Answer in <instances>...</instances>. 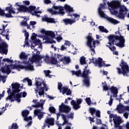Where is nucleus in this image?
<instances>
[{
  "label": "nucleus",
  "mask_w": 129,
  "mask_h": 129,
  "mask_svg": "<svg viewBox=\"0 0 129 129\" xmlns=\"http://www.w3.org/2000/svg\"><path fill=\"white\" fill-rule=\"evenodd\" d=\"M88 68V64H87V66L83 69V72H82V73L80 70L76 72L75 71H72L71 72L72 73L73 75H76L78 77H82L84 78L83 83L84 85L89 87L90 86V77H89V75L91 74V72L90 69Z\"/></svg>",
  "instance_id": "f03ea898"
},
{
  "label": "nucleus",
  "mask_w": 129,
  "mask_h": 129,
  "mask_svg": "<svg viewBox=\"0 0 129 129\" xmlns=\"http://www.w3.org/2000/svg\"><path fill=\"white\" fill-rule=\"evenodd\" d=\"M99 29L100 30L101 32L106 33H107L108 32H109L107 29L105 28L104 26H99Z\"/></svg>",
  "instance_id": "473e14b6"
},
{
  "label": "nucleus",
  "mask_w": 129,
  "mask_h": 129,
  "mask_svg": "<svg viewBox=\"0 0 129 129\" xmlns=\"http://www.w3.org/2000/svg\"><path fill=\"white\" fill-rule=\"evenodd\" d=\"M0 16H4L6 17L7 18H12L14 17L12 15V14L11 13H7L5 14L4 10H2L0 8Z\"/></svg>",
  "instance_id": "b1692460"
},
{
  "label": "nucleus",
  "mask_w": 129,
  "mask_h": 129,
  "mask_svg": "<svg viewBox=\"0 0 129 129\" xmlns=\"http://www.w3.org/2000/svg\"><path fill=\"white\" fill-rule=\"evenodd\" d=\"M45 123L50 126H53L55 124L54 120L53 118H46L45 119Z\"/></svg>",
  "instance_id": "5701e85b"
},
{
  "label": "nucleus",
  "mask_w": 129,
  "mask_h": 129,
  "mask_svg": "<svg viewBox=\"0 0 129 129\" xmlns=\"http://www.w3.org/2000/svg\"><path fill=\"white\" fill-rule=\"evenodd\" d=\"M108 7L111 8V11L110 13L114 16H116L117 14H118V11L115 10L117 7H119L120 5V3L118 1H114L113 3L107 2Z\"/></svg>",
  "instance_id": "1a4fd4ad"
},
{
  "label": "nucleus",
  "mask_w": 129,
  "mask_h": 129,
  "mask_svg": "<svg viewBox=\"0 0 129 129\" xmlns=\"http://www.w3.org/2000/svg\"><path fill=\"white\" fill-rule=\"evenodd\" d=\"M42 59H44L45 61L47 62L49 60V57L48 55H46V56L44 57V56L36 54L32 56L31 62L32 63L36 62H39Z\"/></svg>",
  "instance_id": "9d476101"
},
{
  "label": "nucleus",
  "mask_w": 129,
  "mask_h": 129,
  "mask_svg": "<svg viewBox=\"0 0 129 129\" xmlns=\"http://www.w3.org/2000/svg\"><path fill=\"white\" fill-rule=\"evenodd\" d=\"M82 102H83V100L82 99H78L76 101H75V104H81Z\"/></svg>",
  "instance_id": "603ef678"
},
{
  "label": "nucleus",
  "mask_w": 129,
  "mask_h": 129,
  "mask_svg": "<svg viewBox=\"0 0 129 129\" xmlns=\"http://www.w3.org/2000/svg\"><path fill=\"white\" fill-rule=\"evenodd\" d=\"M108 40L109 42L107 43V44H109L110 46H111L112 45H114L115 40L114 39H111L110 38L108 37Z\"/></svg>",
  "instance_id": "e433bc0d"
},
{
  "label": "nucleus",
  "mask_w": 129,
  "mask_h": 129,
  "mask_svg": "<svg viewBox=\"0 0 129 129\" xmlns=\"http://www.w3.org/2000/svg\"><path fill=\"white\" fill-rule=\"evenodd\" d=\"M86 102H87L88 105H90L91 104V98H86Z\"/></svg>",
  "instance_id": "5fc2aeb1"
},
{
  "label": "nucleus",
  "mask_w": 129,
  "mask_h": 129,
  "mask_svg": "<svg viewBox=\"0 0 129 129\" xmlns=\"http://www.w3.org/2000/svg\"><path fill=\"white\" fill-rule=\"evenodd\" d=\"M62 84L61 83H58V89L59 91H61L62 90Z\"/></svg>",
  "instance_id": "69168bd1"
},
{
  "label": "nucleus",
  "mask_w": 129,
  "mask_h": 129,
  "mask_svg": "<svg viewBox=\"0 0 129 129\" xmlns=\"http://www.w3.org/2000/svg\"><path fill=\"white\" fill-rule=\"evenodd\" d=\"M98 12L101 17L104 18V17H105V14H104V12L102 11L101 8H99Z\"/></svg>",
  "instance_id": "c9c22d12"
},
{
  "label": "nucleus",
  "mask_w": 129,
  "mask_h": 129,
  "mask_svg": "<svg viewBox=\"0 0 129 129\" xmlns=\"http://www.w3.org/2000/svg\"><path fill=\"white\" fill-rule=\"evenodd\" d=\"M62 94L64 95L66 94L67 96H70L72 95V91L70 90V89H69L68 87H62Z\"/></svg>",
  "instance_id": "4be33fe9"
},
{
  "label": "nucleus",
  "mask_w": 129,
  "mask_h": 129,
  "mask_svg": "<svg viewBox=\"0 0 129 129\" xmlns=\"http://www.w3.org/2000/svg\"><path fill=\"white\" fill-rule=\"evenodd\" d=\"M36 37H37V34L35 33H32V36L31 38V40L34 41L37 39Z\"/></svg>",
  "instance_id": "de8ad7c7"
},
{
  "label": "nucleus",
  "mask_w": 129,
  "mask_h": 129,
  "mask_svg": "<svg viewBox=\"0 0 129 129\" xmlns=\"http://www.w3.org/2000/svg\"><path fill=\"white\" fill-rule=\"evenodd\" d=\"M95 115L97 117L100 118V111L99 110H97V111L95 112Z\"/></svg>",
  "instance_id": "052dcab7"
},
{
  "label": "nucleus",
  "mask_w": 129,
  "mask_h": 129,
  "mask_svg": "<svg viewBox=\"0 0 129 129\" xmlns=\"http://www.w3.org/2000/svg\"><path fill=\"white\" fill-rule=\"evenodd\" d=\"M36 6H30L29 7H28L27 12L32 14V11H34L35 10H36Z\"/></svg>",
  "instance_id": "2f4dec72"
},
{
  "label": "nucleus",
  "mask_w": 129,
  "mask_h": 129,
  "mask_svg": "<svg viewBox=\"0 0 129 129\" xmlns=\"http://www.w3.org/2000/svg\"><path fill=\"white\" fill-rule=\"evenodd\" d=\"M11 69H16L19 71H21L19 69L25 70V71L33 72L34 71L35 69L34 66L29 63L27 66H22L21 64H12L11 65Z\"/></svg>",
  "instance_id": "0eeeda50"
},
{
  "label": "nucleus",
  "mask_w": 129,
  "mask_h": 129,
  "mask_svg": "<svg viewBox=\"0 0 129 129\" xmlns=\"http://www.w3.org/2000/svg\"><path fill=\"white\" fill-rule=\"evenodd\" d=\"M45 35L48 36L50 37H51L52 38H54L55 37V33H54V32L51 31H47V32H46V34H45Z\"/></svg>",
  "instance_id": "cd10ccee"
},
{
  "label": "nucleus",
  "mask_w": 129,
  "mask_h": 129,
  "mask_svg": "<svg viewBox=\"0 0 129 129\" xmlns=\"http://www.w3.org/2000/svg\"><path fill=\"white\" fill-rule=\"evenodd\" d=\"M64 55H60V54H57V58L58 60H59V61L62 62L63 61V59H64Z\"/></svg>",
  "instance_id": "37998d69"
},
{
  "label": "nucleus",
  "mask_w": 129,
  "mask_h": 129,
  "mask_svg": "<svg viewBox=\"0 0 129 129\" xmlns=\"http://www.w3.org/2000/svg\"><path fill=\"white\" fill-rule=\"evenodd\" d=\"M80 64H81L82 65L83 64H86L87 62L85 60V56H82L81 58H80Z\"/></svg>",
  "instance_id": "4c0bfd02"
},
{
  "label": "nucleus",
  "mask_w": 129,
  "mask_h": 129,
  "mask_svg": "<svg viewBox=\"0 0 129 129\" xmlns=\"http://www.w3.org/2000/svg\"><path fill=\"white\" fill-rule=\"evenodd\" d=\"M46 43L49 44H53L54 43H55V41H54L53 39H50L49 37H46Z\"/></svg>",
  "instance_id": "58836bf2"
},
{
  "label": "nucleus",
  "mask_w": 129,
  "mask_h": 129,
  "mask_svg": "<svg viewBox=\"0 0 129 129\" xmlns=\"http://www.w3.org/2000/svg\"><path fill=\"white\" fill-rule=\"evenodd\" d=\"M106 47H107L111 51L116 50V48L115 46L110 47L109 45H106Z\"/></svg>",
  "instance_id": "13d9d810"
},
{
  "label": "nucleus",
  "mask_w": 129,
  "mask_h": 129,
  "mask_svg": "<svg viewBox=\"0 0 129 129\" xmlns=\"http://www.w3.org/2000/svg\"><path fill=\"white\" fill-rule=\"evenodd\" d=\"M56 110L55 109V107H53V106H50L49 107V111L51 113H55Z\"/></svg>",
  "instance_id": "49530a36"
},
{
  "label": "nucleus",
  "mask_w": 129,
  "mask_h": 129,
  "mask_svg": "<svg viewBox=\"0 0 129 129\" xmlns=\"http://www.w3.org/2000/svg\"><path fill=\"white\" fill-rule=\"evenodd\" d=\"M106 19L110 23L113 24L114 25H117L119 23V22L118 20H115L114 19L112 18L111 17H106Z\"/></svg>",
  "instance_id": "a878e982"
},
{
  "label": "nucleus",
  "mask_w": 129,
  "mask_h": 129,
  "mask_svg": "<svg viewBox=\"0 0 129 129\" xmlns=\"http://www.w3.org/2000/svg\"><path fill=\"white\" fill-rule=\"evenodd\" d=\"M91 35H92V33H89V36L87 37V45L90 48L91 51L95 53V48H96V44L97 43L96 40H94V39L92 38Z\"/></svg>",
  "instance_id": "6e6552de"
},
{
  "label": "nucleus",
  "mask_w": 129,
  "mask_h": 129,
  "mask_svg": "<svg viewBox=\"0 0 129 129\" xmlns=\"http://www.w3.org/2000/svg\"><path fill=\"white\" fill-rule=\"evenodd\" d=\"M113 99L112 98V95H110V100L109 101H108V105H109L110 106H111L112 104H113Z\"/></svg>",
  "instance_id": "4d7b16f0"
},
{
  "label": "nucleus",
  "mask_w": 129,
  "mask_h": 129,
  "mask_svg": "<svg viewBox=\"0 0 129 129\" xmlns=\"http://www.w3.org/2000/svg\"><path fill=\"white\" fill-rule=\"evenodd\" d=\"M68 47H69L66 46L64 45H61L60 50H61V51H64V50H66Z\"/></svg>",
  "instance_id": "774afa93"
},
{
  "label": "nucleus",
  "mask_w": 129,
  "mask_h": 129,
  "mask_svg": "<svg viewBox=\"0 0 129 129\" xmlns=\"http://www.w3.org/2000/svg\"><path fill=\"white\" fill-rule=\"evenodd\" d=\"M32 107H35V108H39L41 107L42 109H43V104L42 103H40V102H37L35 103V105H32Z\"/></svg>",
  "instance_id": "7c9ffc66"
},
{
  "label": "nucleus",
  "mask_w": 129,
  "mask_h": 129,
  "mask_svg": "<svg viewBox=\"0 0 129 129\" xmlns=\"http://www.w3.org/2000/svg\"><path fill=\"white\" fill-rule=\"evenodd\" d=\"M17 6L18 7H19L18 9V11L20 12H23L24 13H26L27 12L28 7H27V6H25V5H18Z\"/></svg>",
  "instance_id": "393cba45"
},
{
  "label": "nucleus",
  "mask_w": 129,
  "mask_h": 129,
  "mask_svg": "<svg viewBox=\"0 0 129 129\" xmlns=\"http://www.w3.org/2000/svg\"><path fill=\"white\" fill-rule=\"evenodd\" d=\"M113 120L115 128H117V127L120 126L119 125H120V123H122V120L121 119L120 117H115L114 118H113Z\"/></svg>",
  "instance_id": "6ab92c4d"
},
{
  "label": "nucleus",
  "mask_w": 129,
  "mask_h": 129,
  "mask_svg": "<svg viewBox=\"0 0 129 129\" xmlns=\"http://www.w3.org/2000/svg\"><path fill=\"white\" fill-rule=\"evenodd\" d=\"M65 61L66 63H69L71 62V59L70 57L63 56V61Z\"/></svg>",
  "instance_id": "a19ab883"
},
{
  "label": "nucleus",
  "mask_w": 129,
  "mask_h": 129,
  "mask_svg": "<svg viewBox=\"0 0 129 129\" xmlns=\"http://www.w3.org/2000/svg\"><path fill=\"white\" fill-rule=\"evenodd\" d=\"M43 22H47L48 23H55V18H51L49 17H43L42 18Z\"/></svg>",
  "instance_id": "412c9836"
},
{
  "label": "nucleus",
  "mask_w": 129,
  "mask_h": 129,
  "mask_svg": "<svg viewBox=\"0 0 129 129\" xmlns=\"http://www.w3.org/2000/svg\"><path fill=\"white\" fill-rule=\"evenodd\" d=\"M74 17L75 18H74V20H76V21H78V20L79 19L80 16L79 15V14H77L76 13H74L73 14V17Z\"/></svg>",
  "instance_id": "a18cd8bd"
},
{
  "label": "nucleus",
  "mask_w": 129,
  "mask_h": 129,
  "mask_svg": "<svg viewBox=\"0 0 129 129\" xmlns=\"http://www.w3.org/2000/svg\"><path fill=\"white\" fill-rule=\"evenodd\" d=\"M11 86H12L13 91L12 92L11 88H8L7 93L9 96L6 98V101L10 100V102L12 103L16 101L20 103L22 98V92H20L21 89H20L21 85L18 83H15L12 84Z\"/></svg>",
  "instance_id": "f257e3e1"
},
{
  "label": "nucleus",
  "mask_w": 129,
  "mask_h": 129,
  "mask_svg": "<svg viewBox=\"0 0 129 129\" xmlns=\"http://www.w3.org/2000/svg\"><path fill=\"white\" fill-rule=\"evenodd\" d=\"M119 9V14H117V17L118 18L124 20L125 18V14H126V12H127V9H126V7H125L124 5L121 6L120 5V6L118 7H117V9H115V10Z\"/></svg>",
  "instance_id": "9b49d317"
},
{
  "label": "nucleus",
  "mask_w": 129,
  "mask_h": 129,
  "mask_svg": "<svg viewBox=\"0 0 129 129\" xmlns=\"http://www.w3.org/2000/svg\"><path fill=\"white\" fill-rule=\"evenodd\" d=\"M18 126L17 123H13L10 127H9V129H18Z\"/></svg>",
  "instance_id": "79ce46f5"
},
{
  "label": "nucleus",
  "mask_w": 129,
  "mask_h": 129,
  "mask_svg": "<svg viewBox=\"0 0 129 129\" xmlns=\"http://www.w3.org/2000/svg\"><path fill=\"white\" fill-rule=\"evenodd\" d=\"M91 62H93L95 66H98L100 68L103 67V63L104 62H102V58L101 57H99L98 59H95V61L94 57H92Z\"/></svg>",
  "instance_id": "dca6fc26"
},
{
  "label": "nucleus",
  "mask_w": 129,
  "mask_h": 129,
  "mask_svg": "<svg viewBox=\"0 0 129 129\" xmlns=\"http://www.w3.org/2000/svg\"><path fill=\"white\" fill-rule=\"evenodd\" d=\"M23 3V4L25 6H29L30 5V2L29 1H24Z\"/></svg>",
  "instance_id": "e2e57ef3"
},
{
  "label": "nucleus",
  "mask_w": 129,
  "mask_h": 129,
  "mask_svg": "<svg viewBox=\"0 0 129 129\" xmlns=\"http://www.w3.org/2000/svg\"><path fill=\"white\" fill-rule=\"evenodd\" d=\"M71 105H73L74 109L75 110H78V109H80V107H81L80 104H76L75 103V100H73L72 101H71Z\"/></svg>",
  "instance_id": "bb28decb"
},
{
  "label": "nucleus",
  "mask_w": 129,
  "mask_h": 129,
  "mask_svg": "<svg viewBox=\"0 0 129 129\" xmlns=\"http://www.w3.org/2000/svg\"><path fill=\"white\" fill-rule=\"evenodd\" d=\"M53 9L54 10H59V11H54L53 10ZM64 10H65L67 13L74 12L73 8L68 5H66L64 8L60 6H55V5H53V6H52V9H48V12L51 14V15H61V16H64L65 14Z\"/></svg>",
  "instance_id": "7ed1b4c3"
},
{
  "label": "nucleus",
  "mask_w": 129,
  "mask_h": 129,
  "mask_svg": "<svg viewBox=\"0 0 129 129\" xmlns=\"http://www.w3.org/2000/svg\"><path fill=\"white\" fill-rule=\"evenodd\" d=\"M24 120L26 121H28L29 120H31L32 119V117L31 116L27 117V116H23Z\"/></svg>",
  "instance_id": "09e8293b"
},
{
  "label": "nucleus",
  "mask_w": 129,
  "mask_h": 129,
  "mask_svg": "<svg viewBox=\"0 0 129 129\" xmlns=\"http://www.w3.org/2000/svg\"><path fill=\"white\" fill-rule=\"evenodd\" d=\"M9 14H15L16 11L14 10V9L8 10Z\"/></svg>",
  "instance_id": "338daca9"
},
{
  "label": "nucleus",
  "mask_w": 129,
  "mask_h": 129,
  "mask_svg": "<svg viewBox=\"0 0 129 129\" xmlns=\"http://www.w3.org/2000/svg\"><path fill=\"white\" fill-rule=\"evenodd\" d=\"M50 63L52 64H56L57 63V59H56L55 57H52L50 60Z\"/></svg>",
  "instance_id": "c03bdc74"
},
{
  "label": "nucleus",
  "mask_w": 129,
  "mask_h": 129,
  "mask_svg": "<svg viewBox=\"0 0 129 129\" xmlns=\"http://www.w3.org/2000/svg\"><path fill=\"white\" fill-rule=\"evenodd\" d=\"M28 21V19H26L25 21H22L21 22V25L23 26H28L29 25L27 24V21Z\"/></svg>",
  "instance_id": "3c124183"
},
{
  "label": "nucleus",
  "mask_w": 129,
  "mask_h": 129,
  "mask_svg": "<svg viewBox=\"0 0 129 129\" xmlns=\"http://www.w3.org/2000/svg\"><path fill=\"white\" fill-rule=\"evenodd\" d=\"M96 124L97 125H101L102 124L101 119L97 118Z\"/></svg>",
  "instance_id": "0e129e2a"
},
{
  "label": "nucleus",
  "mask_w": 129,
  "mask_h": 129,
  "mask_svg": "<svg viewBox=\"0 0 129 129\" xmlns=\"http://www.w3.org/2000/svg\"><path fill=\"white\" fill-rule=\"evenodd\" d=\"M119 67H121V69L119 68H117V73L119 75L122 74L123 76L128 77V74L129 73V67L126 62H125L123 59L121 60V64H119Z\"/></svg>",
  "instance_id": "423d86ee"
},
{
  "label": "nucleus",
  "mask_w": 129,
  "mask_h": 129,
  "mask_svg": "<svg viewBox=\"0 0 129 129\" xmlns=\"http://www.w3.org/2000/svg\"><path fill=\"white\" fill-rule=\"evenodd\" d=\"M105 84H106V82H104ZM103 89L104 91H109V89L111 93H113V97H117V93H118V90H117V88L114 86H111V88H109L107 87V85L103 86Z\"/></svg>",
  "instance_id": "f8f14e48"
},
{
  "label": "nucleus",
  "mask_w": 129,
  "mask_h": 129,
  "mask_svg": "<svg viewBox=\"0 0 129 129\" xmlns=\"http://www.w3.org/2000/svg\"><path fill=\"white\" fill-rule=\"evenodd\" d=\"M3 80V82L4 83H5L6 82V77L4 76H1L0 75V80Z\"/></svg>",
  "instance_id": "6e6d98bb"
},
{
  "label": "nucleus",
  "mask_w": 129,
  "mask_h": 129,
  "mask_svg": "<svg viewBox=\"0 0 129 129\" xmlns=\"http://www.w3.org/2000/svg\"><path fill=\"white\" fill-rule=\"evenodd\" d=\"M12 64H11L10 66L9 64H7V66H4L2 67L1 69L2 73L4 74L6 73L7 75H10V73L12 72L10 67H12Z\"/></svg>",
  "instance_id": "a211bd4d"
},
{
  "label": "nucleus",
  "mask_w": 129,
  "mask_h": 129,
  "mask_svg": "<svg viewBox=\"0 0 129 129\" xmlns=\"http://www.w3.org/2000/svg\"><path fill=\"white\" fill-rule=\"evenodd\" d=\"M115 35H111L108 36L110 39H113L114 40H119V43H115V45L117 47L121 48L124 47L125 39L124 36H122V35L119 33V31H116Z\"/></svg>",
  "instance_id": "39448f33"
},
{
  "label": "nucleus",
  "mask_w": 129,
  "mask_h": 129,
  "mask_svg": "<svg viewBox=\"0 0 129 129\" xmlns=\"http://www.w3.org/2000/svg\"><path fill=\"white\" fill-rule=\"evenodd\" d=\"M61 116L63 120V123L61 125H64L68 123V120L67 119V118L68 119H74V113L71 112L69 114V115L67 116L65 115L64 114H61Z\"/></svg>",
  "instance_id": "ddd939ff"
},
{
  "label": "nucleus",
  "mask_w": 129,
  "mask_h": 129,
  "mask_svg": "<svg viewBox=\"0 0 129 129\" xmlns=\"http://www.w3.org/2000/svg\"><path fill=\"white\" fill-rule=\"evenodd\" d=\"M70 45H71L70 42H69V41H65L64 44L62 45H64L67 47H70Z\"/></svg>",
  "instance_id": "680f3d73"
},
{
  "label": "nucleus",
  "mask_w": 129,
  "mask_h": 129,
  "mask_svg": "<svg viewBox=\"0 0 129 129\" xmlns=\"http://www.w3.org/2000/svg\"><path fill=\"white\" fill-rule=\"evenodd\" d=\"M109 117L110 119H112L113 118V119H114L115 117H116V118H118L119 117V116H117V114H115L114 115V114H109Z\"/></svg>",
  "instance_id": "bf43d9fd"
},
{
  "label": "nucleus",
  "mask_w": 129,
  "mask_h": 129,
  "mask_svg": "<svg viewBox=\"0 0 129 129\" xmlns=\"http://www.w3.org/2000/svg\"><path fill=\"white\" fill-rule=\"evenodd\" d=\"M44 73L46 77H49V74L51 73V71L49 70L44 71Z\"/></svg>",
  "instance_id": "864d4df0"
},
{
  "label": "nucleus",
  "mask_w": 129,
  "mask_h": 129,
  "mask_svg": "<svg viewBox=\"0 0 129 129\" xmlns=\"http://www.w3.org/2000/svg\"><path fill=\"white\" fill-rule=\"evenodd\" d=\"M62 22L63 24H64L66 25H72L73 24L75 23L76 21L74 19H71L70 18H65L62 20Z\"/></svg>",
  "instance_id": "aec40b11"
},
{
  "label": "nucleus",
  "mask_w": 129,
  "mask_h": 129,
  "mask_svg": "<svg viewBox=\"0 0 129 129\" xmlns=\"http://www.w3.org/2000/svg\"><path fill=\"white\" fill-rule=\"evenodd\" d=\"M22 82L23 83H28V85L29 86H32V81L31 79H29L28 78H25L22 80Z\"/></svg>",
  "instance_id": "c85d7f7f"
},
{
  "label": "nucleus",
  "mask_w": 129,
  "mask_h": 129,
  "mask_svg": "<svg viewBox=\"0 0 129 129\" xmlns=\"http://www.w3.org/2000/svg\"><path fill=\"white\" fill-rule=\"evenodd\" d=\"M35 86H36V89H35V93H38L39 96L44 97V92H47L49 90L45 82L40 78H35Z\"/></svg>",
  "instance_id": "20e7f679"
},
{
  "label": "nucleus",
  "mask_w": 129,
  "mask_h": 129,
  "mask_svg": "<svg viewBox=\"0 0 129 129\" xmlns=\"http://www.w3.org/2000/svg\"><path fill=\"white\" fill-rule=\"evenodd\" d=\"M29 114V111L28 110H24L22 112V115L23 117L28 116Z\"/></svg>",
  "instance_id": "f704fd0d"
},
{
  "label": "nucleus",
  "mask_w": 129,
  "mask_h": 129,
  "mask_svg": "<svg viewBox=\"0 0 129 129\" xmlns=\"http://www.w3.org/2000/svg\"><path fill=\"white\" fill-rule=\"evenodd\" d=\"M96 110L94 108H89V112L91 113V115L93 116L94 113L96 112Z\"/></svg>",
  "instance_id": "ea45409f"
},
{
  "label": "nucleus",
  "mask_w": 129,
  "mask_h": 129,
  "mask_svg": "<svg viewBox=\"0 0 129 129\" xmlns=\"http://www.w3.org/2000/svg\"><path fill=\"white\" fill-rule=\"evenodd\" d=\"M41 111V109H35L34 110V115L37 116V118H38L39 120L44 118V114H45V113L42 112Z\"/></svg>",
  "instance_id": "f3484780"
},
{
  "label": "nucleus",
  "mask_w": 129,
  "mask_h": 129,
  "mask_svg": "<svg viewBox=\"0 0 129 129\" xmlns=\"http://www.w3.org/2000/svg\"><path fill=\"white\" fill-rule=\"evenodd\" d=\"M33 43L35 44V45H38L40 43V40L39 39H35V40H32Z\"/></svg>",
  "instance_id": "8fccbe9b"
},
{
  "label": "nucleus",
  "mask_w": 129,
  "mask_h": 129,
  "mask_svg": "<svg viewBox=\"0 0 129 129\" xmlns=\"http://www.w3.org/2000/svg\"><path fill=\"white\" fill-rule=\"evenodd\" d=\"M28 57V55L26 54L24 52H22L21 54L20 55V59H23L24 60H27V57Z\"/></svg>",
  "instance_id": "72a5a7b5"
},
{
  "label": "nucleus",
  "mask_w": 129,
  "mask_h": 129,
  "mask_svg": "<svg viewBox=\"0 0 129 129\" xmlns=\"http://www.w3.org/2000/svg\"><path fill=\"white\" fill-rule=\"evenodd\" d=\"M124 106H123L122 104H119L117 106V108H116V110H117L118 112H119V114H122L123 113L122 110H120L121 109H123Z\"/></svg>",
  "instance_id": "c756f323"
},
{
  "label": "nucleus",
  "mask_w": 129,
  "mask_h": 129,
  "mask_svg": "<svg viewBox=\"0 0 129 129\" xmlns=\"http://www.w3.org/2000/svg\"><path fill=\"white\" fill-rule=\"evenodd\" d=\"M59 112L68 113L71 111L72 108L69 106L65 105L64 103H61V105L59 106Z\"/></svg>",
  "instance_id": "4468645a"
},
{
  "label": "nucleus",
  "mask_w": 129,
  "mask_h": 129,
  "mask_svg": "<svg viewBox=\"0 0 129 129\" xmlns=\"http://www.w3.org/2000/svg\"><path fill=\"white\" fill-rule=\"evenodd\" d=\"M8 47L6 43H0V53L8 54V50L7 49Z\"/></svg>",
  "instance_id": "2eb2a0df"
}]
</instances>
